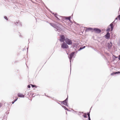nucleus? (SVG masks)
Segmentation results:
<instances>
[{
    "label": "nucleus",
    "mask_w": 120,
    "mask_h": 120,
    "mask_svg": "<svg viewBox=\"0 0 120 120\" xmlns=\"http://www.w3.org/2000/svg\"><path fill=\"white\" fill-rule=\"evenodd\" d=\"M110 30V28L109 27H108L107 28V29L106 30V31L108 32H108Z\"/></svg>",
    "instance_id": "obj_19"
},
{
    "label": "nucleus",
    "mask_w": 120,
    "mask_h": 120,
    "mask_svg": "<svg viewBox=\"0 0 120 120\" xmlns=\"http://www.w3.org/2000/svg\"><path fill=\"white\" fill-rule=\"evenodd\" d=\"M85 47V46H83L82 47V49H84Z\"/></svg>",
    "instance_id": "obj_36"
},
{
    "label": "nucleus",
    "mask_w": 120,
    "mask_h": 120,
    "mask_svg": "<svg viewBox=\"0 0 120 120\" xmlns=\"http://www.w3.org/2000/svg\"><path fill=\"white\" fill-rule=\"evenodd\" d=\"M82 48L81 47L78 50V51H80L81 50H82Z\"/></svg>",
    "instance_id": "obj_26"
},
{
    "label": "nucleus",
    "mask_w": 120,
    "mask_h": 120,
    "mask_svg": "<svg viewBox=\"0 0 120 120\" xmlns=\"http://www.w3.org/2000/svg\"><path fill=\"white\" fill-rule=\"evenodd\" d=\"M105 38L106 39H109L110 37V33L109 32H107V34L105 35Z\"/></svg>",
    "instance_id": "obj_8"
},
{
    "label": "nucleus",
    "mask_w": 120,
    "mask_h": 120,
    "mask_svg": "<svg viewBox=\"0 0 120 120\" xmlns=\"http://www.w3.org/2000/svg\"><path fill=\"white\" fill-rule=\"evenodd\" d=\"M18 97L21 98H23L24 97V95H23L21 93H18Z\"/></svg>",
    "instance_id": "obj_11"
},
{
    "label": "nucleus",
    "mask_w": 120,
    "mask_h": 120,
    "mask_svg": "<svg viewBox=\"0 0 120 120\" xmlns=\"http://www.w3.org/2000/svg\"><path fill=\"white\" fill-rule=\"evenodd\" d=\"M119 73H120V71H117V72H113L112 73H111V75H113L116 74H118Z\"/></svg>",
    "instance_id": "obj_14"
},
{
    "label": "nucleus",
    "mask_w": 120,
    "mask_h": 120,
    "mask_svg": "<svg viewBox=\"0 0 120 120\" xmlns=\"http://www.w3.org/2000/svg\"><path fill=\"white\" fill-rule=\"evenodd\" d=\"M50 25L52 26V27H54V26L53 25V24H52V23H50Z\"/></svg>",
    "instance_id": "obj_27"
},
{
    "label": "nucleus",
    "mask_w": 120,
    "mask_h": 120,
    "mask_svg": "<svg viewBox=\"0 0 120 120\" xmlns=\"http://www.w3.org/2000/svg\"><path fill=\"white\" fill-rule=\"evenodd\" d=\"M82 112V113H83V112Z\"/></svg>",
    "instance_id": "obj_42"
},
{
    "label": "nucleus",
    "mask_w": 120,
    "mask_h": 120,
    "mask_svg": "<svg viewBox=\"0 0 120 120\" xmlns=\"http://www.w3.org/2000/svg\"><path fill=\"white\" fill-rule=\"evenodd\" d=\"M2 105V104L1 103H0V108Z\"/></svg>",
    "instance_id": "obj_29"
},
{
    "label": "nucleus",
    "mask_w": 120,
    "mask_h": 120,
    "mask_svg": "<svg viewBox=\"0 0 120 120\" xmlns=\"http://www.w3.org/2000/svg\"><path fill=\"white\" fill-rule=\"evenodd\" d=\"M4 18L6 20H8V19L6 16H5L4 17Z\"/></svg>",
    "instance_id": "obj_24"
},
{
    "label": "nucleus",
    "mask_w": 120,
    "mask_h": 120,
    "mask_svg": "<svg viewBox=\"0 0 120 120\" xmlns=\"http://www.w3.org/2000/svg\"><path fill=\"white\" fill-rule=\"evenodd\" d=\"M64 17V18L65 19L68 20H69L70 22H71V21L70 20L71 17L70 16H69L68 17Z\"/></svg>",
    "instance_id": "obj_10"
},
{
    "label": "nucleus",
    "mask_w": 120,
    "mask_h": 120,
    "mask_svg": "<svg viewBox=\"0 0 120 120\" xmlns=\"http://www.w3.org/2000/svg\"><path fill=\"white\" fill-rule=\"evenodd\" d=\"M18 98H16V97H15V101L17 100Z\"/></svg>",
    "instance_id": "obj_37"
},
{
    "label": "nucleus",
    "mask_w": 120,
    "mask_h": 120,
    "mask_svg": "<svg viewBox=\"0 0 120 120\" xmlns=\"http://www.w3.org/2000/svg\"><path fill=\"white\" fill-rule=\"evenodd\" d=\"M55 30L56 31H58L59 32V31H61L62 30V29L60 28L59 27V26L56 29H55Z\"/></svg>",
    "instance_id": "obj_12"
},
{
    "label": "nucleus",
    "mask_w": 120,
    "mask_h": 120,
    "mask_svg": "<svg viewBox=\"0 0 120 120\" xmlns=\"http://www.w3.org/2000/svg\"><path fill=\"white\" fill-rule=\"evenodd\" d=\"M61 102V104H62V103H63V104H64V105H65V104L67 102H63V101H60Z\"/></svg>",
    "instance_id": "obj_23"
},
{
    "label": "nucleus",
    "mask_w": 120,
    "mask_h": 120,
    "mask_svg": "<svg viewBox=\"0 0 120 120\" xmlns=\"http://www.w3.org/2000/svg\"><path fill=\"white\" fill-rule=\"evenodd\" d=\"M58 103V104H60V105H61V104H60V103Z\"/></svg>",
    "instance_id": "obj_39"
},
{
    "label": "nucleus",
    "mask_w": 120,
    "mask_h": 120,
    "mask_svg": "<svg viewBox=\"0 0 120 120\" xmlns=\"http://www.w3.org/2000/svg\"><path fill=\"white\" fill-rule=\"evenodd\" d=\"M83 117L84 118H87V116H86V113H85L84 114V115H83Z\"/></svg>",
    "instance_id": "obj_21"
},
{
    "label": "nucleus",
    "mask_w": 120,
    "mask_h": 120,
    "mask_svg": "<svg viewBox=\"0 0 120 120\" xmlns=\"http://www.w3.org/2000/svg\"><path fill=\"white\" fill-rule=\"evenodd\" d=\"M62 107L63 108H64L65 110H67L68 111H70V110H69L68 109H67V108L65 106H64V105H62Z\"/></svg>",
    "instance_id": "obj_15"
},
{
    "label": "nucleus",
    "mask_w": 120,
    "mask_h": 120,
    "mask_svg": "<svg viewBox=\"0 0 120 120\" xmlns=\"http://www.w3.org/2000/svg\"><path fill=\"white\" fill-rule=\"evenodd\" d=\"M75 52H72L69 55V56H68L69 59L70 60V64H71V60L72 57L74 56V54Z\"/></svg>",
    "instance_id": "obj_1"
},
{
    "label": "nucleus",
    "mask_w": 120,
    "mask_h": 120,
    "mask_svg": "<svg viewBox=\"0 0 120 120\" xmlns=\"http://www.w3.org/2000/svg\"><path fill=\"white\" fill-rule=\"evenodd\" d=\"M53 25L55 27H54V28H55V29L58 27V26L57 25L53 23Z\"/></svg>",
    "instance_id": "obj_16"
},
{
    "label": "nucleus",
    "mask_w": 120,
    "mask_h": 120,
    "mask_svg": "<svg viewBox=\"0 0 120 120\" xmlns=\"http://www.w3.org/2000/svg\"><path fill=\"white\" fill-rule=\"evenodd\" d=\"M78 52V51H76V52Z\"/></svg>",
    "instance_id": "obj_41"
},
{
    "label": "nucleus",
    "mask_w": 120,
    "mask_h": 120,
    "mask_svg": "<svg viewBox=\"0 0 120 120\" xmlns=\"http://www.w3.org/2000/svg\"><path fill=\"white\" fill-rule=\"evenodd\" d=\"M118 59L119 60H120V55L119 56Z\"/></svg>",
    "instance_id": "obj_33"
},
{
    "label": "nucleus",
    "mask_w": 120,
    "mask_h": 120,
    "mask_svg": "<svg viewBox=\"0 0 120 120\" xmlns=\"http://www.w3.org/2000/svg\"><path fill=\"white\" fill-rule=\"evenodd\" d=\"M87 115L88 116V118H90V112H88L87 113Z\"/></svg>",
    "instance_id": "obj_22"
},
{
    "label": "nucleus",
    "mask_w": 120,
    "mask_h": 120,
    "mask_svg": "<svg viewBox=\"0 0 120 120\" xmlns=\"http://www.w3.org/2000/svg\"><path fill=\"white\" fill-rule=\"evenodd\" d=\"M117 19H118V18L117 17V18H116L115 21L114 22H113L112 23H111L110 24V25L109 26H110L111 29V31H112L113 30V27H114L113 23H114V22H115L116 21V20H117Z\"/></svg>",
    "instance_id": "obj_5"
},
{
    "label": "nucleus",
    "mask_w": 120,
    "mask_h": 120,
    "mask_svg": "<svg viewBox=\"0 0 120 120\" xmlns=\"http://www.w3.org/2000/svg\"><path fill=\"white\" fill-rule=\"evenodd\" d=\"M78 52V51H76V52Z\"/></svg>",
    "instance_id": "obj_40"
},
{
    "label": "nucleus",
    "mask_w": 120,
    "mask_h": 120,
    "mask_svg": "<svg viewBox=\"0 0 120 120\" xmlns=\"http://www.w3.org/2000/svg\"><path fill=\"white\" fill-rule=\"evenodd\" d=\"M88 120H91L90 118H88Z\"/></svg>",
    "instance_id": "obj_38"
},
{
    "label": "nucleus",
    "mask_w": 120,
    "mask_h": 120,
    "mask_svg": "<svg viewBox=\"0 0 120 120\" xmlns=\"http://www.w3.org/2000/svg\"><path fill=\"white\" fill-rule=\"evenodd\" d=\"M68 100V97L64 101H63V102H67V101Z\"/></svg>",
    "instance_id": "obj_18"
},
{
    "label": "nucleus",
    "mask_w": 120,
    "mask_h": 120,
    "mask_svg": "<svg viewBox=\"0 0 120 120\" xmlns=\"http://www.w3.org/2000/svg\"><path fill=\"white\" fill-rule=\"evenodd\" d=\"M114 56V57H115V59H116L118 57L116 56Z\"/></svg>",
    "instance_id": "obj_31"
},
{
    "label": "nucleus",
    "mask_w": 120,
    "mask_h": 120,
    "mask_svg": "<svg viewBox=\"0 0 120 120\" xmlns=\"http://www.w3.org/2000/svg\"><path fill=\"white\" fill-rule=\"evenodd\" d=\"M15 102V99L12 102V104H13L14 103V102Z\"/></svg>",
    "instance_id": "obj_34"
},
{
    "label": "nucleus",
    "mask_w": 120,
    "mask_h": 120,
    "mask_svg": "<svg viewBox=\"0 0 120 120\" xmlns=\"http://www.w3.org/2000/svg\"><path fill=\"white\" fill-rule=\"evenodd\" d=\"M65 41L69 45H71L72 43L71 40L68 38H67L65 39Z\"/></svg>",
    "instance_id": "obj_4"
},
{
    "label": "nucleus",
    "mask_w": 120,
    "mask_h": 120,
    "mask_svg": "<svg viewBox=\"0 0 120 120\" xmlns=\"http://www.w3.org/2000/svg\"><path fill=\"white\" fill-rule=\"evenodd\" d=\"M94 32L97 33H99L101 32V30L99 29L94 28L93 29Z\"/></svg>",
    "instance_id": "obj_3"
},
{
    "label": "nucleus",
    "mask_w": 120,
    "mask_h": 120,
    "mask_svg": "<svg viewBox=\"0 0 120 120\" xmlns=\"http://www.w3.org/2000/svg\"><path fill=\"white\" fill-rule=\"evenodd\" d=\"M112 44L111 42H110V44H109L108 47L109 49L111 48L112 47Z\"/></svg>",
    "instance_id": "obj_13"
},
{
    "label": "nucleus",
    "mask_w": 120,
    "mask_h": 120,
    "mask_svg": "<svg viewBox=\"0 0 120 120\" xmlns=\"http://www.w3.org/2000/svg\"><path fill=\"white\" fill-rule=\"evenodd\" d=\"M64 105L67 106H68V105H67V102L66 103V104H65Z\"/></svg>",
    "instance_id": "obj_30"
},
{
    "label": "nucleus",
    "mask_w": 120,
    "mask_h": 120,
    "mask_svg": "<svg viewBox=\"0 0 120 120\" xmlns=\"http://www.w3.org/2000/svg\"><path fill=\"white\" fill-rule=\"evenodd\" d=\"M53 14H54V15L57 18V19H59V18H58V17L56 16V15H57L56 14V13L55 14H54V13H53Z\"/></svg>",
    "instance_id": "obj_20"
},
{
    "label": "nucleus",
    "mask_w": 120,
    "mask_h": 120,
    "mask_svg": "<svg viewBox=\"0 0 120 120\" xmlns=\"http://www.w3.org/2000/svg\"><path fill=\"white\" fill-rule=\"evenodd\" d=\"M81 112H79V113L78 114L79 115H80L81 114Z\"/></svg>",
    "instance_id": "obj_35"
},
{
    "label": "nucleus",
    "mask_w": 120,
    "mask_h": 120,
    "mask_svg": "<svg viewBox=\"0 0 120 120\" xmlns=\"http://www.w3.org/2000/svg\"><path fill=\"white\" fill-rule=\"evenodd\" d=\"M86 29L85 30L86 32H88L89 31H90L92 32H94L93 29V28L90 27H88V28L86 27Z\"/></svg>",
    "instance_id": "obj_7"
},
{
    "label": "nucleus",
    "mask_w": 120,
    "mask_h": 120,
    "mask_svg": "<svg viewBox=\"0 0 120 120\" xmlns=\"http://www.w3.org/2000/svg\"><path fill=\"white\" fill-rule=\"evenodd\" d=\"M118 17L119 18V20H120V14L119 15Z\"/></svg>",
    "instance_id": "obj_32"
},
{
    "label": "nucleus",
    "mask_w": 120,
    "mask_h": 120,
    "mask_svg": "<svg viewBox=\"0 0 120 120\" xmlns=\"http://www.w3.org/2000/svg\"><path fill=\"white\" fill-rule=\"evenodd\" d=\"M66 114H67V112H66Z\"/></svg>",
    "instance_id": "obj_43"
},
{
    "label": "nucleus",
    "mask_w": 120,
    "mask_h": 120,
    "mask_svg": "<svg viewBox=\"0 0 120 120\" xmlns=\"http://www.w3.org/2000/svg\"><path fill=\"white\" fill-rule=\"evenodd\" d=\"M60 41L61 42H64L65 41V39L64 36L63 35H60Z\"/></svg>",
    "instance_id": "obj_6"
},
{
    "label": "nucleus",
    "mask_w": 120,
    "mask_h": 120,
    "mask_svg": "<svg viewBox=\"0 0 120 120\" xmlns=\"http://www.w3.org/2000/svg\"><path fill=\"white\" fill-rule=\"evenodd\" d=\"M68 47V45L65 42H63L62 44L61 47L62 49H67Z\"/></svg>",
    "instance_id": "obj_2"
},
{
    "label": "nucleus",
    "mask_w": 120,
    "mask_h": 120,
    "mask_svg": "<svg viewBox=\"0 0 120 120\" xmlns=\"http://www.w3.org/2000/svg\"><path fill=\"white\" fill-rule=\"evenodd\" d=\"M15 25H17L19 26H22V24L19 21H18V22L17 21L16 22H15Z\"/></svg>",
    "instance_id": "obj_9"
},
{
    "label": "nucleus",
    "mask_w": 120,
    "mask_h": 120,
    "mask_svg": "<svg viewBox=\"0 0 120 120\" xmlns=\"http://www.w3.org/2000/svg\"><path fill=\"white\" fill-rule=\"evenodd\" d=\"M30 85L32 87H35V85H33L32 84H30Z\"/></svg>",
    "instance_id": "obj_25"
},
{
    "label": "nucleus",
    "mask_w": 120,
    "mask_h": 120,
    "mask_svg": "<svg viewBox=\"0 0 120 120\" xmlns=\"http://www.w3.org/2000/svg\"><path fill=\"white\" fill-rule=\"evenodd\" d=\"M27 87L28 88H30V85H28L27 86Z\"/></svg>",
    "instance_id": "obj_28"
},
{
    "label": "nucleus",
    "mask_w": 120,
    "mask_h": 120,
    "mask_svg": "<svg viewBox=\"0 0 120 120\" xmlns=\"http://www.w3.org/2000/svg\"><path fill=\"white\" fill-rule=\"evenodd\" d=\"M68 100V97L64 101H63V102H67V101Z\"/></svg>",
    "instance_id": "obj_17"
}]
</instances>
